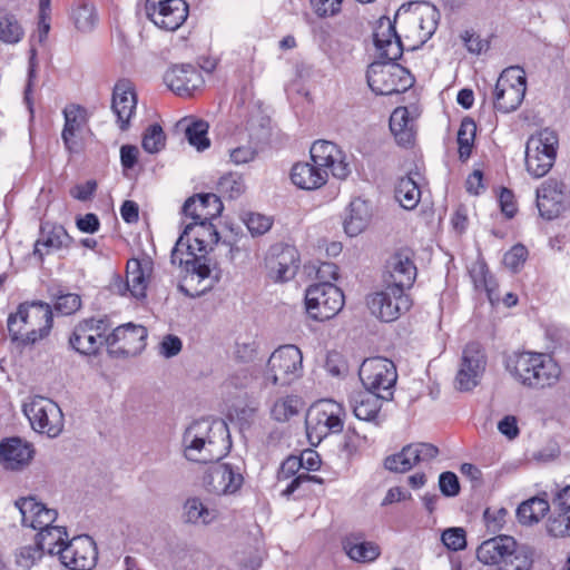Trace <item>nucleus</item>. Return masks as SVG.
<instances>
[{
	"instance_id": "nucleus-31",
	"label": "nucleus",
	"mask_w": 570,
	"mask_h": 570,
	"mask_svg": "<svg viewBox=\"0 0 570 570\" xmlns=\"http://www.w3.org/2000/svg\"><path fill=\"white\" fill-rule=\"evenodd\" d=\"M374 45L382 58L395 61L401 58L404 47L393 22L381 18L374 31Z\"/></svg>"
},
{
	"instance_id": "nucleus-47",
	"label": "nucleus",
	"mask_w": 570,
	"mask_h": 570,
	"mask_svg": "<svg viewBox=\"0 0 570 570\" xmlns=\"http://www.w3.org/2000/svg\"><path fill=\"white\" fill-rule=\"evenodd\" d=\"M23 29L17 18L6 10H0V41L14 45L23 38Z\"/></svg>"
},
{
	"instance_id": "nucleus-30",
	"label": "nucleus",
	"mask_w": 570,
	"mask_h": 570,
	"mask_svg": "<svg viewBox=\"0 0 570 570\" xmlns=\"http://www.w3.org/2000/svg\"><path fill=\"white\" fill-rule=\"evenodd\" d=\"M535 196L539 214H560L566 210V185L556 178L542 181L535 190Z\"/></svg>"
},
{
	"instance_id": "nucleus-62",
	"label": "nucleus",
	"mask_w": 570,
	"mask_h": 570,
	"mask_svg": "<svg viewBox=\"0 0 570 570\" xmlns=\"http://www.w3.org/2000/svg\"><path fill=\"white\" fill-rule=\"evenodd\" d=\"M370 216H346L343 227L350 237H355L366 229L370 224Z\"/></svg>"
},
{
	"instance_id": "nucleus-32",
	"label": "nucleus",
	"mask_w": 570,
	"mask_h": 570,
	"mask_svg": "<svg viewBox=\"0 0 570 570\" xmlns=\"http://www.w3.org/2000/svg\"><path fill=\"white\" fill-rule=\"evenodd\" d=\"M136 107L137 96L134 85L128 80H119L114 88L111 108L121 130L128 128Z\"/></svg>"
},
{
	"instance_id": "nucleus-25",
	"label": "nucleus",
	"mask_w": 570,
	"mask_h": 570,
	"mask_svg": "<svg viewBox=\"0 0 570 570\" xmlns=\"http://www.w3.org/2000/svg\"><path fill=\"white\" fill-rule=\"evenodd\" d=\"M268 276L274 282H287L296 275L299 267V254L292 245H276L266 258Z\"/></svg>"
},
{
	"instance_id": "nucleus-23",
	"label": "nucleus",
	"mask_w": 570,
	"mask_h": 570,
	"mask_svg": "<svg viewBox=\"0 0 570 570\" xmlns=\"http://www.w3.org/2000/svg\"><path fill=\"white\" fill-rule=\"evenodd\" d=\"M309 154L311 160L318 167L325 168L327 175L331 170L335 178L343 180L351 174L345 154L332 141H315L309 149Z\"/></svg>"
},
{
	"instance_id": "nucleus-42",
	"label": "nucleus",
	"mask_w": 570,
	"mask_h": 570,
	"mask_svg": "<svg viewBox=\"0 0 570 570\" xmlns=\"http://www.w3.org/2000/svg\"><path fill=\"white\" fill-rule=\"evenodd\" d=\"M198 210H208L207 214H222L223 203L216 194H196L185 200L181 214H197Z\"/></svg>"
},
{
	"instance_id": "nucleus-46",
	"label": "nucleus",
	"mask_w": 570,
	"mask_h": 570,
	"mask_svg": "<svg viewBox=\"0 0 570 570\" xmlns=\"http://www.w3.org/2000/svg\"><path fill=\"white\" fill-rule=\"evenodd\" d=\"M476 124L473 119L465 117L458 131L459 158L465 161L470 158L474 147Z\"/></svg>"
},
{
	"instance_id": "nucleus-45",
	"label": "nucleus",
	"mask_w": 570,
	"mask_h": 570,
	"mask_svg": "<svg viewBox=\"0 0 570 570\" xmlns=\"http://www.w3.org/2000/svg\"><path fill=\"white\" fill-rule=\"evenodd\" d=\"M184 515L189 523L208 524L216 519L217 511L208 508L200 499L190 498L185 502Z\"/></svg>"
},
{
	"instance_id": "nucleus-2",
	"label": "nucleus",
	"mask_w": 570,
	"mask_h": 570,
	"mask_svg": "<svg viewBox=\"0 0 570 570\" xmlns=\"http://www.w3.org/2000/svg\"><path fill=\"white\" fill-rule=\"evenodd\" d=\"M53 326L52 307L41 301L23 302L10 313L7 328L12 342L35 345L47 338Z\"/></svg>"
},
{
	"instance_id": "nucleus-41",
	"label": "nucleus",
	"mask_w": 570,
	"mask_h": 570,
	"mask_svg": "<svg viewBox=\"0 0 570 570\" xmlns=\"http://www.w3.org/2000/svg\"><path fill=\"white\" fill-rule=\"evenodd\" d=\"M178 126L184 128L185 137L188 142L198 151H203L210 146V140L207 137L209 126L206 121L202 119L184 118L178 122Z\"/></svg>"
},
{
	"instance_id": "nucleus-44",
	"label": "nucleus",
	"mask_w": 570,
	"mask_h": 570,
	"mask_svg": "<svg viewBox=\"0 0 570 570\" xmlns=\"http://www.w3.org/2000/svg\"><path fill=\"white\" fill-rule=\"evenodd\" d=\"M420 195L421 191L416 181L412 177L406 176L399 180L395 187L394 198L403 209L412 210L417 205Z\"/></svg>"
},
{
	"instance_id": "nucleus-34",
	"label": "nucleus",
	"mask_w": 570,
	"mask_h": 570,
	"mask_svg": "<svg viewBox=\"0 0 570 570\" xmlns=\"http://www.w3.org/2000/svg\"><path fill=\"white\" fill-rule=\"evenodd\" d=\"M190 237L204 238L215 244H217L219 240L218 232L216 230L213 223L207 218L200 222L190 223L184 228V232L179 236L175 247L171 250V264L181 267L184 263L183 248L185 246V239L190 240Z\"/></svg>"
},
{
	"instance_id": "nucleus-20",
	"label": "nucleus",
	"mask_w": 570,
	"mask_h": 570,
	"mask_svg": "<svg viewBox=\"0 0 570 570\" xmlns=\"http://www.w3.org/2000/svg\"><path fill=\"white\" fill-rule=\"evenodd\" d=\"M414 253L410 248H401L394 252L385 263V283L401 291L413 286L417 268L413 261Z\"/></svg>"
},
{
	"instance_id": "nucleus-33",
	"label": "nucleus",
	"mask_w": 570,
	"mask_h": 570,
	"mask_svg": "<svg viewBox=\"0 0 570 570\" xmlns=\"http://www.w3.org/2000/svg\"><path fill=\"white\" fill-rule=\"evenodd\" d=\"M16 507L21 513L22 524L33 530L51 525L58 515L56 510L47 508L32 497L20 498L16 501Z\"/></svg>"
},
{
	"instance_id": "nucleus-51",
	"label": "nucleus",
	"mask_w": 570,
	"mask_h": 570,
	"mask_svg": "<svg viewBox=\"0 0 570 570\" xmlns=\"http://www.w3.org/2000/svg\"><path fill=\"white\" fill-rule=\"evenodd\" d=\"M72 20L78 30L90 31L97 22L95 7L90 3L79 4L72 11Z\"/></svg>"
},
{
	"instance_id": "nucleus-61",
	"label": "nucleus",
	"mask_w": 570,
	"mask_h": 570,
	"mask_svg": "<svg viewBox=\"0 0 570 570\" xmlns=\"http://www.w3.org/2000/svg\"><path fill=\"white\" fill-rule=\"evenodd\" d=\"M439 488L445 497L458 495L460 492V483L456 474L450 471L442 472L439 476Z\"/></svg>"
},
{
	"instance_id": "nucleus-37",
	"label": "nucleus",
	"mask_w": 570,
	"mask_h": 570,
	"mask_svg": "<svg viewBox=\"0 0 570 570\" xmlns=\"http://www.w3.org/2000/svg\"><path fill=\"white\" fill-rule=\"evenodd\" d=\"M343 550L347 557L356 562H372L381 554L380 547L371 541H366L362 533H351L342 541Z\"/></svg>"
},
{
	"instance_id": "nucleus-60",
	"label": "nucleus",
	"mask_w": 570,
	"mask_h": 570,
	"mask_svg": "<svg viewBox=\"0 0 570 570\" xmlns=\"http://www.w3.org/2000/svg\"><path fill=\"white\" fill-rule=\"evenodd\" d=\"M209 240L198 237H190V240L185 239L186 253L183 252L184 259H193L194 257H205L204 253L207 252L208 247L214 245Z\"/></svg>"
},
{
	"instance_id": "nucleus-29",
	"label": "nucleus",
	"mask_w": 570,
	"mask_h": 570,
	"mask_svg": "<svg viewBox=\"0 0 570 570\" xmlns=\"http://www.w3.org/2000/svg\"><path fill=\"white\" fill-rule=\"evenodd\" d=\"M33 455V445L21 438H8L0 442V462L7 470L24 469L30 464Z\"/></svg>"
},
{
	"instance_id": "nucleus-7",
	"label": "nucleus",
	"mask_w": 570,
	"mask_h": 570,
	"mask_svg": "<svg viewBox=\"0 0 570 570\" xmlns=\"http://www.w3.org/2000/svg\"><path fill=\"white\" fill-rule=\"evenodd\" d=\"M559 147L556 131L544 128L530 136L525 145V167L534 178L546 176L552 168Z\"/></svg>"
},
{
	"instance_id": "nucleus-18",
	"label": "nucleus",
	"mask_w": 570,
	"mask_h": 570,
	"mask_svg": "<svg viewBox=\"0 0 570 570\" xmlns=\"http://www.w3.org/2000/svg\"><path fill=\"white\" fill-rule=\"evenodd\" d=\"M147 18L159 29L176 31L188 17V4L185 0H146Z\"/></svg>"
},
{
	"instance_id": "nucleus-16",
	"label": "nucleus",
	"mask_w": 570,
	"mask_h": 570,
	"mask_svg": "<svg viewBox=\"0 0 570 570\" xmlns=\"http://www.w3.org/2000/svg\"><path fill=\"white\" fill-rule=\"evenodd\" d=\"M487 354L481 344L471 342L462 351L460 366L455 376V387L466 392L480 383L487 368Z\"/></svg>"
},
{
	"instance_id": "nucleus-27",
	"label": "nucleus",
	"mask_w": 570,
	"mask_h": 570,
	"mask_svg": "<svg viewBox=\"0 0 570 570\" xmlns=\"http://www.w3.org/2000/svg\"><path fill=\"white\" fill-rule=\"evenodd\" d=\"M71 243L72 238L62 225L43 222L40 224L39 236L35 243L33 256L39 262H43L47 255L69 248Z\"/></svg>"
},
{
	"instance_id": "nucleus-26",
	"label": "nucleus",
	"mask_w": 570,
	"mask_h": 570,
	"mask_svg": "<svg viewBox=\"0 0 570 570\" xmlns=\"http://www.w3.org/2000/svg\"><path fill=\"white\" fill-rule=\"evenodd\" d=\"M96 560V544L89 535L75 537L60 550V562L70 570H90Z\"/></svg>"
},
{
	"instance_id": "nucleus-10",
	"label": "nucleus",
	"mask_w": 570,
	"mask_h": 570,
	"mask_svg": "<svg viewBox=\"0 0 570 570\" xmlns=\"http://www.w3.org/2000/svg\"><path fill=\"white\" fill-rule=\"evenodd\" d=\"M525 91L527 79L523 69L509 67L497 80L493 89V106L500 112H512L522 104Z\"/></svg>"
},
{
	"instance_id": "nucleus-55",
	"label": "nucleus",
	"mask_w": 570,
	"mask_h": 570,
	"mask_svg": "<svg viewBox=\"0 0 570 570\" xmlns=\"http://www.w3.org/2000/svg\"><path fill=\"white\" fill-rule=\"evenodd\" d=\"M81 307V298L78 294L66 293L56 298L52 311L61 315H71Z\"/></svg>"
},
{
	"instance_id": "nucleus-4",
	"label": "nucleus",
	"mask_w": 570,
	"mask_h": 570,
	"mask_svg": "<svg viewBox=\"0 0 570 570\" xmlns=\"http://www.w3.org/2000/svg\"><path fill=\"white\" fill-rule=\"evenodd\" d=\"M476 559L498 570H531L534 550L520 544L510 535H497L483 541L476 549Z\"/></svg>"
},
{
	"instance_id": "nucleus-38",
	"label": "nucleus",
	"mask_w": 570,
	"mask_h": 570,
	"mask_svg": "<svg viewBox=\"0 0 570 570\" xmlns=\"http://www.w3.org/2000/svg\"><path fill=\"white\" fill-rule=\"evenodd\" d=\"M386 400V396L374 392H358L351 401L353 413L358 420L373 422L380 413L383 401Z\"/></svg>"
},
{
	"instance_id": "nucleus-50",
	"label": "nucleus",
	"mask_w": 570,
	"mask_h": 570,
	"mask_svg": "<svg viewBox=\"0 0 570 570\" xmlns=\"http://www.w3.org/2000/svg\"><path fill=\"white\" fill-rule=\"evenodd\" d=\"M301 407V399L289 395L277 400L272 407V416L279 422H285L296 415Z\"/></svg>"
},
{
	"instance_id": "nucleus-12",
	"label": "nucleus",
	"mask_w": 570,
	"mask_h": 570,
	"mask_svg": "<svg viewBox=\"0 0 570 570\" xmlns=\"http://www.w3.org/2000/svg\"><path fill=\"white\" fill-rule=\"evenodd\" d=\"M365 391L374 392L390 399L397 380L394 363L385 357L366 358L358 371Z\"/></svg>"
},
{
	"instance_id": "nucleus-40",
	"label": "nucleus",
	"mask_w": 570,
	"mask_h": 570,
	"mask_svg": "<svg viewBox=\"0 0 570 570\" xmlns=\"http://www.w3.org/2000/svg\"><path fill=\"white\" fill-rule=\"evenodd\" d=\"M36 542L41 550L48 554H57L60 557V550L67 547L68 533L63 527L48 525L38 530Z\"/></svg>"
},
{
	"instance_id": "nucleus-9",
	"label": "nucleus",
	"mask_w": 570,
	"mask_h": 570,
	"mask_svg": "<svg viewBox=\"0 0 570 570\" xmlns=\"http://www.w3.org/2000/svg\"><path fill=\"white\" fill-rule=\"evenodd\" d=\"M306 312L311 318L324 322L333 318L344 306V294L335 284L318 282L305 293Z\"/></svg>"
},
{
	"instance_id": "nucleus-3",
	"label": "nucleus",
	"mask_w": 570,
	"mask_h": 570,
	"mask_svg": "<svg viewBox=\"0 0 570 570\" xmlns=\"http://www.w3.org/2000/svg\"><path fill=\"white\" fill-rule=\"evenodd\" d=\"M507 372L521 385L532 390L551 387L559 382L561 368L548 354L513 352L504 360Z\"/></svg>"
},
{
	"instance_id": "nucleus-8",
	"label": "nucleus",
	"mask_w": 570,
	"mask_h": 570,
	"mask_svg": "<svg viewBox=\"0 0 570 570\" xmlns=\"http://www.w3.org/2000/svg\"><path fill=\"white\" fill-rule=\"evenodd\" d=\"M370 88L377 95L390 96L407 90L414 78L407 69L399 63L375 61L366 71Z\"/></svg>"
},
{
	"instance_id": "nucleus-15",
	"label": "nucleus",
	"mask_w": 570,
	"mask_h": 570,
	"mask_svg": "<svg viewBox=\"0 0 570 570\" xmlns=\"http://www.w3.org/2000/svg\"><path fill=\"white\" fill-rule=\"evenodd\" d=\"M181 266H184V275L179 281L178 288L188 297H199L212 289L217 282V276L213 275L206 257L184 259Z\"/></svg>"
},
{
	"instance_id": "nucleus-35",
	"label": "nucleus",
	"mask_w": 570,
	"mask_h": 570,
	"mask_svg": "<svg viewBox=\"0 0 570 570\" xmlns=\"http://www.w3.org/2000/svg\"><path fill=\"white\" fill-rule=\"evenodd\" d=\"M325 168L318 167L314 161L296 163L291 170L292 183L304 190H315L327 181Z\"/></svg>"
},
{
	"instance_id": "nucleus-36",
	"label": "nucleus",
	"mask_w": 570,
	"mask_h": 570,
	"mask_svg": "<svg viewBox=\"0 0 570 570\" xmlns=\"http://www.w3.org/2000/svg\"><path fill=\"white\" fill-rule=\"evenodd\" d=\"M65 126L62 129V140L65 147L70 153L78 151V144L76 138L85 128L87 118L86 110L78 105H70L63 109Z\"/></svg>"
},
{
	"instance_id": "nucleus-39",
	"label": "nucleus",
	"mask_w": 570,
	"mask_h": 570,
	"mask_svg": "<svg viewBox=\"0 0 570 570\" xmlns=\"http://www.w3.org/2000/svg\"><path fill=\"white\" fill-rule=\"evenodd\" d=\"M390 129L399 145L410 146L415 138L414 119L406 107H397L390 117Z\"/></svg>"
},
{
	"instance_id": "nucleus-1",
	"label": "nucleus",
	"mask_w": 570,
	"mask_h": 570,
	"mask_svg": "<svg viewBox=\"0 0 570 570\" xmlns=\"http://www.w3.org/2000/svg\"><path fill=\"white\" fill-rule=\"evenodd\" d=\"M183 446L188 461L204 464L217 462L232 448L228 426L223 420H196L186 428Z\"/></svg>"
},
{
	"instance_id": "nucleus-5",
	"label": "nucleus",
	"mask_w": 570,
	"mask_h": 570,
	"mask_svg": "<svg viewBox=\"0 0 570 570\" xmlns=\"http://www.w3.org/2000/svg\"><path fill=\"white\" fill-rule=\"evenodd\" d=\"M346 411L334 400H321L312 405L306 417V433L312 444L320 443L330 434L343 431Z\"/></svg>"
},
{
	"instance_id": "nucleus-17",
	"label": "nucleus",
	"mask_w": 570,
	"mask_h": 570,
	"mask_svg": "<svg viewBox=\"0 0 570 570\" xmlns=\"http://www.w3.org/2000/svg\"><path fill=\"white\" fill-rule=\"evenodd\" d=\"M367 306L371 313L383 322H392L409 311L411 301L404 291L386 285L381 292L367 296Z\"/></svg>"
},
{
	"instance_id": "nucleus-24",
	"label": "nucleus",
	"mask_w": 570,
	"mask_h": 570,
	"mask_svg": "<svg viewBox=\"0 0 570 570\" xmlns=\"http://www.w3.org/2000/svg\"><path fill=\"white\" fill-rule=\"evenodd\" d=\"M243 483L242 468L229 462L213 465L204 476L207 490L216 494H233Z\"/></svg>"
},
{
	"instance_id": "nucleus-6",
	"label": "nucleus",
	"mask_w": 570,
	"mask_h": 570,
	"mask_svg": "<svg viewBox=\"0 0 570 570\" xmlns=\"http://www.w3.org/2000/svg\"><path fill=\"white\" fill-rule=\"evenodd\" d=\"M303 374V355L293 344L276 348L269 356L263 372L265 385L286 386L298 380Z\"/></svg>"
},
{
	"instance_id": "nucleus-28",
	"label": "nucleus",
	"mask_w": 570,
	"mask_h": 570,
	"mask_svg": "<svg viewBox=\"0 0 570 570\" xmlns=\"http://www.w3.org/2000/svg\"><path fill=\"white\" fill-rule=\"evenodd\" d=\"M164 80L178 96H191L204 83L200 71L189 63L173 66L166 71Z\"/></svg>"
},
{
	"instance_id": "nucleus-63",
	"label": "nucleus",
	"mask_w": 570,
	"mask_h": 570,
	"mask_svg": "<svg viewBox=\"0 0 570 570\" xmlns=\"http://www.w3.org/2000/svg\"><path fill=\"white\" fill-rule=\"evenodd\" d=\"M183 347L181 340L173 334H167L163 337L159 344V354L166 358L176 356Z\"/></svg>"
},
{
	"instance_id": "nucleus-57",
	"label": "nucleus",
	"mask_w": 570,
	"mask_h": 570,
	"mask_svg": "<svg viewBox=\"0 0 570 570\" xmlns=\"http://www.w3.org/2000/svg\"><path fill=\"white\" fill-rule=\"evenodd\" d=\"M570 520L564 511H559L558 515L548 520L547 531L554 538L570 537Z\"/></svg>"
},
{
	"instance_id": "nucleus-48",
	"label": "nucleus",
	"mask_w": 570,
	"mask_h": 570,
	"mask_svg": "<svg viewBox=\"0 0 570 570\" xmlns=\"http://www.w3.org/2000/svg\"><path fill=\"white\" fill-rule=\"evenodd\" d=\"M166 145V135L158 124L149 125L144 134L141 139V146L145 151L149 154L159 153Z\"/></svg>"
},
{
	"instance_id": "nucleus-52",
	"label": "nucleus",
	"mask_w": 570,
	"mask_h": 570,
	"mask_svg": "<svg viewBox=\"0 0 570 570\" xmlns=\"http://www.w3.org/2000/svg\"><path fill=\"white\" fill-rule=\"evenodd\" d=\"M529 256L528 248L523 244H515L503 256L504 266L512 273H518L524 266Z\"/></svg>"
},
{
	"instance_id": "nucleus-13",
	"label": "nucleus",
	"mask_w": 570,
	"mask_h": 570,
	"mask_svg": "<svg viewBox=\"0 0 570 570\" xmlns=\"http://www.w3.org/2000/svg\"><path fill=\"white\" fill-rule=\"evenodd\" d=\"M153 269L154 263L149 257L131 258L127 262L126 278L116 276L110 288L122 296L129 293L135 298H144Z\"/></svg>"
},
{
	"instance_id": "nucleus-11",
	"label": "nucleus",
	"mask_w": 570,
	"mask_h": 570,
	"mask_svg": "<svg viewBox=\"0 0 570 570\" xmlns=\"http://www.w3.org/2000/svg\"><path fill=\"white\" fill-rule=\"evenodd\" d=\"M23 413L28 417L33 431L57 438L63 430V414L53 401L35 396L23 405Z\"/></svg>"
},
{
	"instance_id": "nucleus-21",
	"label": "nucleus",
	"mask_w": 570,
	"mask_h": 570,
	"mask_svg": "<svg viewBox=\"0 0 570 570\" xmlns=\"http://www.w3.org/2000/svg\"><path fill=\"white\" fill-rule=\"evenodd\" d=\"M438 12L434 8L412 12L402 19L404 38L409 48L415 50L422 47L438 28Z\"/></svg>"
},
{
	"instance_id": "nucleus-22",
	"label": "nucleus",
	"mask_w": 570,
	"mask_h": 570,
	"mask_svg": "<svg viewBox=\"0 0 570 570\" xmlns=\"http://www.w3.org/2000/svg\"><path fill=\"white\" fill-rule=\"evenodd\" d=\"M438 454L439 449L431 443H411L401 452L387 456L384 466L392 472L404 473L416 464L430 463Z\"/></svg>"
},
{
	"instance_id": "nucleus-59",
	"label": "nucleus",
	"mask_w": 570,
	"mask_h": 570,
	"mask_svg": "<svg viewBox=\"0 0 570 570\" xmlns=\"http://www.w3.org/2000/svg\"><path fill=\"white\" fill-rule=\"evenodd\" d=\"M240 218L253 236L265 234L273 225L272 216H240Z\"/></svg>"
},
{
	"instance_id": "nucleus-19",
	"label": "nucleus",
	"mask_w": 570,
	"mask_h": 570,
	"mask_svg": "<svg viewBox=\"0 0 570 570\" xmlns=\"http://www.w3.org/2000/svg\"><path fill=\"white\" fill-rule=\"evenodd\" d=\"M108 328L109 324L105 318L83 320L75 327L69 343L80 354H96L101 346L106 345L105 337Z\"/></svg>"
},
{
	"instance_id": "nucleus-56",
	"label": "nucleus",
	"mask_w": 570,
	"mask_h": 570,
	"mask_svg": "<svg viewBox=\"0 0 570 570\" xmlns=\"http://www.w3.org/2000/svg\"><path fill=\"white\" fill-rule=\"evenodd\" d=\"M443 544L452 551H460L466 547V535L462 528H449L442 532Z\"/></svg>"
},
{
	"instance_id": "nucleus-54",
	"label": "nucleus",
	"mask_w": 570,
	"mask_h": 570,
	"mask_svg": "<svg viewBox=\"0 0 570 570\" xmlns=\"http://www.w3.org/2000/svg\"><path fill=\"white\" fill-rule=\"evenodd\" d=\"M45 552L36 542L33 546H24L19 549L16 556L17 564L22 569H30L41 560Z\"/></svg>"
},
{
	"instance_id": "nucleus-14",
	"label": "nucleus",
	"mask_w": 570,
	"mask_h": 570,
	"mask_svg": "<svg viewBox=\"0 0 570 570\" xmlns=\"http://www.w3.org/2000/svg\"><path fill=\"white\" fill-rule=\"evenodd\" d=\"M147 328L139 324L126 323L116 327L105 337L108 353L115 357L139 354L146 346Z\"/></svg>"
},
{
	"instance_id": "nucleus-53",
	"label": "nucleus",
	"mask_w": 570,
	"mask_h": 570,
	"mask_svg": "<svg viewBox=\"0 0 570 570\" xmlns=\"http://www.w3.org/2000/svg\"><path fill=\"white\" fill-rule=\"evenodd\" d=\"M470 275L474 283L475 288L484 289L489 293V295L494 289L495 282L484 263H482V262L475 263L472 266V268L470 269Z\"/></svg>"
},
{
	"instance_id": "nucleus-49",
	"label": "nucleus",
	"mask_w": 570,
	"mask_h": 570,
	"mask_svg": "<svg viewBox=\"0 0 570 570\" xmlns=\"http://www.w3.org/2000/svg\"><path fill=\"white\" fill-rule=\"evenodd\" d=\"M245 188L243 177L236 173L224 175L217 184L218 193L230 199L238 198L245 191Z\"/></svg>"
},
{
	"instance_id": "nucleus-43",
	"label": "nucleus",
	"mask_w": 570,
	"mask_h": 570,
	"mask_svg": "<svg viewBox=\"0 0 570 570\" xmlns=\"http://www.w3.org/2000/svg\"><path fill=\"white\" fill-rule=\"evenodd\" d=\"M549 509L550 505L546 499L534 497L519 505L517 517L521 524L531 525L539 522Z\"/></svg>"
},
{
	"instance_id": "nucleus-58",
	"label": "nucleus",
	"mask_w": 570,
	"mask_h": 570,
	"mask_svg": "<svg viewBox=\"0 0 570 570\" xmlns=\"http://www.w3.org/2000/svg\"><path fill=\"white\" fill-rule=\"evenodd\" d=\"M344 0H309L313 12L318 18L334 17L340 13Z\"/></svg>"
},
{
	"instance_id": "nucleus-64",
	"label": "nucleus",
	"mask_w": 570,
	"mask_h": 570,
	"mask_svg": "<svg viewBox=\"0 0 570 570\" xmlns=\"http://www.w3.org/2000/svg\"><path fill=\"white\" fill-rule=\"evenodd\" d=\"M257 344L254 340L238 341L235 346V356L240 362L247 363L255 358Z\"/></svg>"
}]
</instances>
